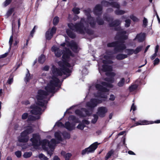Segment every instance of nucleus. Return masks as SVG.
I'll use <instances>...</instances> for the list:
<instances>
[{"label":"nucleus","mask_w":160,"mask_h":160,"mask_svg":"<svg viewBox=\"0 0 160 160\" xmlns=\"http://www.w3.org/2000/svg\"><path fill=\"white\" fill-rule=\"evenodd\" d=\"M46 60L45 56L43 54H41L38 58V62L41 64L43 63Z\"/></svg>","instance_id":"36"},{"label":"nucleus","mask_w":160,"mask_h":160,"mask_svg":"<svg viewBox=\"0 0 160 160\" xmlns=\"http://www.w3.org/2000/svg\"><path fill=\"white\" fill-rule=\"evenodd\" d=\"M101 84L102 85H101L103 86V87H104L103 86L110 88H112V84H111L110 83L107 82H101Z\"/></svg>","instance_id":"53"},{"label":"nucleus","mask_w":160,"mask_h":160,"mask_svg":"<svg viewBox=\"0 0 160 160\" xmlns=\"http://www.w3.org/2000/svg\"><path fill=\"white\" fill-rule=\"evenodd\" d=\"M112 70V67L110 65H102V66L101 70L104 72L110 71H111Z\"/></svg>","instance_id":"29"},{"label":"nucleus","mask_w":160,"mask_h":160,"mask_svg":"<svg viewBox=\"0 0 160 160\" xmlns=\"http://www.w3.org/2000/svg\"><path fill=\"white\" fill-rule=\"evenodd\" d=\"M107 112L108 109L106 107L104 106L99 107L98 108L96 114L100 117L103 118L105 117Z\"/></svg>","instance_id":"13"},{"label":"nucleus","mask_w":160,"mask_h":160,"mask_svg":"<svg viewBox=\"0 0 160 160\" xmlns=\"http://www.w3.org/2000/svg\"><path fill=\"white\" fill-rule=\"evenodd\" d=\"M61 154L63 156L65 160H69L70 158L72 156V154L68 152L65 153V152L63 151L61 152Z\"/></svg>","instance_id":"35"},{"label":"nucleus","mask_w":160,"mask_h":160,"mask_svg":"<svg viewBox=\"0 0 160 160\" xmlns=\"http://www.w3.org/2000/svg\"><path fill=\"white\" fill-rule=\"evenodd\" d=\"M59 22V18L57 16L55 17L53 20V23L54 25H56Z\"/></svg>","instance_id":"58"},{"label":"nucleus","mask_w":160,"mask_h":160,"mask_svg":"<svg viewBox=\"0 0 160 160\" xmlns=\"http://www.w3.org/2000/svg\"><path fill=\"white\" fill-rule=\"evenodd\" d=\"M125 27L127 28L128 27L130 26L131 20L129 19H127L125 20Z\"/></svg>","instance_id":"63"},{"label":"nucleus","mask_w":160,"mask_h":160,"mask_svg":"<svg viewBox=\"0 0 160 160\" xmlns=\"http://www.w3.org/2000/svg\"><path fill=\"white\" fill-rule=\"evenodd\" d=\"M110 6H111L113 8H116L117 9H119L120 8V5L117 2H111Z\"/></svg>","instance_id":"40"},{"label":"nucleus","mask_w":160,"mask_h":160,"mask_svg":"<svg viewBox=\"0 0 160 160\" xmlns=\"http://www.w3.org/2000/svg\"><path fill=\"white\" fill-rule=\"evenodd\" d=\"M124 43L125 42L118 41V42L116 43V47L114 48L115 53L118 52H122L124 50H125L126 46Z\"/></svg>","instance_id":"8"},{"label":"nucleus","mask_w":160,"mask_h":160,"mask_svg":"<svg viewBox=\"0 0 160 160\" xmlns=\"http://www.w3.org/2000/svg\"><path fill=\"white\" fill-rule=\"evenodd\" d=\"M80 9L78 8L74 7L72 9V11L73 13L76 14H79L80 12Z\"/></svg>","instance_id":"55"},{"label":"nucleus","mask_w":160,"mask_h":160,"mask_svg":"<svg viewBox=\"0 0 160 160\" xmlns=\"http://www.w3.org/2000/svg\"><path fill=\"white\" fill-rule=\"evenodd\" d=\"M145 38V33H140L137 35L136 37L133 39V40L137 39L139 42H142L144 40Z\"/></svg>","instance_id":"20"},{"label":"nucleus","mask_w":160,"mask_h":160,"mask_svg":"<svg viewBox=\"0 0 160 160\" xmlns=\"http://www.w3.org/2000/svg\"><path fill=\"white\" fill-rule=\"evenodd\" d=\"M96 22L98 25H102L104 24V19L100 17V16H98L96 18Z\"/></svg>","instance_id":"33"},{"label":"nucleus","mask_w":160,"mask_h":160,"mask_svg":"<svg viewBox=\"0 0 160 160\" xmlns=\"http://www.w3.org/2000/svg\"><path fill=\"white\" fill-rule=\"evenodd\" d=\"M62 54V50H60V49L55 52V56L58 58L60 57Z\"/></svg>","instance_id":"56"},{"label":"nucleus","mask_w":160,"mask_h":160,"mask_svg":"<svg viewBox=\"0 0 160 160\" xmlns=\"http://www.w3.org/2000/svg\"><path fill=\"white\" fill-rule=\"evenodd\" d=\"M125 83V79L123 78H122L117 84V85L119 87H123Z\"/></svg>","instance_id":"42"},{"label":"nucleus","mask_w":160,"mask_h":160,"mask_svg":"<svg viewBox=\"0 0 160 160\" xmlns=\"http://www.w3.org/2000/svg\"><path fill=\"white\" fill-rule=\"evenodd\" d=\"M94 88H95L98 91L97 97L101 98L100 99H97L98 104L101 103L103 102L106 101L108 97L105 93L108 92L109 90L106 88L103 87L100 84H96L95 85H92L90 86L89 88V90L90 91Z\"/></svg>","instance_id":"3"},{"label":"nucleus","mask_w":160,"mask_h":160,"mask_svg":"<svg viewBox=\"0 0 160 160\" xmlns=\"http://www.w3.org/2000/svg\"><path fill=\"white\" fill-rule=\"evenodd\" d=\"M76 124L74 123L70 122L69 121L65 122L64 125V128L68 131H71L75 129Z\"/></svg>","instance_id":"18"},{"label":"nucleus","mask_w":160,"mask_h":160,"mask_svg":"<svg viewBox=\"0 0 160 160\" xmlns=\"http://www.w3.org/2000/svg\"><path fill=\"white\" fill-rule=\"evenodd\" d=\"M68 120L69 121H72V123H74L75 124L76 123H79L80 121L78 118H77L75 116L73 115H70L68 118Z\"/></svg>","instance_id":"26"},{"label":"nucleus","mask_w":160,"mask_h":160,"mask_svg":"<svg viewBox=\"0 0 160 160\" xmlns=\"http://www.w3.org/2000/svg\"><path fill=\"white\" fill-rule=\"evenodd\" d=\"M29 138L28 136L22 132L20 133V135L18 137V141L20 142H27L28 141Z\"/></svg>","instance_id":"14"},{"label":"nucleus","mask_w":160,"mask_h":160,"mask_svg":"<svg viewBox=\"0 0 160 160\" xmlns=\"http://www.w3.org/2000/svg\"><path fill=\"white\" fill-rule=\"evenodd\" d=\"M99 144L97 142H95L91 144L89 147L83 150L82 152V154L84 155L85 154H88L93 153L97 149L98 145Z\"/></svg>","instance_id":"7"},{"label":"nucleus","mask_w":160,"mask_h":160,"mask_svg":"<svg viewBox=\"0 0 160 160\" xmlns=\"http://www.w3.org/2000/svg\"><path fill=\"white\" fill-rule=\"evenodd\" d=\"M65 62L64 61L62 62L60 61L58 62V65L61 67L60 68L61 69H64V72L65 71L67 73H71V70L65 66Z\"/></svg>","instance_id":"19"},{"label":"nucleus","mask_w":160,"mask_h":160,"mask_svg":"<svg viewBox=\"0 0 160 160\" xmlns=\"http://www.w3.org/2000/svg\"><path fill=\"white\" fill-rule=\"evenodd\" d=\"M63 118L62 117V118H61L56 123V124L54 126V127H55L56 126H57L58 127H64V124H63L61 122L59 121L60 120H61Z\"/></svg>","instance_id":"48"},{"label":"nucleus","mask_w":160,"mask_h":160,"mask_svg":"<svg viewBox=\"0 0 160 160\" xmlns=\"http://www.w3.org/2000/svg\"><path fill=\"white\" fill-rule=\"evenodd\" d=\"M75 107V106L74 105H73V106H72L71 107H70L66 111L64 112V115L63 117H63L67 113H68L69 114H71L72 113V112L70 111H68L72 109V108H73Z\"/></svg>","instance_id":"60"},{"label":"nucleus","mask_w":160,"mask_h":160,"mask_svg":"<svg viewBox=\"0 0 160 160\" xmlns=\"http://www.w3.org/2000/svg\"><path fill=\"white\" fill-rule=\"evenodd\" d=\"M139 122H135L134 124L130 127V128H133L135 127L142 125H146L147 123L148 122L147 120H139Z\"/></svg>","instance_id":"25"},{"label":"nucleus","mask_w":160,"mask_h":160,"mask_svg":"<svg viewBox=\"0 0 160 160\" xmlns=\"http://www.w3.org/2000/svg\"><path fill=\"white\" fill-rule=\"evenodd\" d=\"M64 69H61L56 67L54 65L52 66L51 71L52 74V80L50 81L47 84V87L46 88L47 89L51 86H53V88L57 86L58 84L60 82V79L57 78L58 76H61L63 74H66L67 72L64 71Z\"/></svg>","instance_id":"2"},{"label":"nucleus","mask_w":160,"mask_h":160,"mask_svg":"<svg viewBox=\"0 0 160 160\" xmlns=\"http://www.w3.org/2000/svg\"><path fill=\"white\" fill-rule=\"evenodd\" d=\"M143 46L140 45L137 47L135 49H126L125 52L127 53V55H131L133 53L136 54L140 52L142 49Z\"/></svg>","instance_id":"11"},{"label":"nucleus","mask_w":160,"mask_h":160,"mask_svg":"<svg viewBox=\"0 0 160 160\" xmlns=\"http://www.w3.org/2000/svg\"><path fill=\"white\" fill-rule=\"evenodd\" d=\"M130 18L134 22H138L139 20L138 18L133 15H131Z\"/></svg>","instance_id":"61"},{"label":"nucleus","mask_w":160,"mask_h":160,"mask_svg":"<svg viewBox=\"0 0 160 160\" xmlns=\"http://www.w3.org/2000/svg\"><path fill=\"white\" fill-rule=\"evenodd\" d=\"M66 43L63 42L61 43L60 45L63 47L64 50H62V58L66 61H68L69 58V56L74 57V55L73 53L70 49L65 47Z\"/></svg>","instance_id":"5"},{"label":"nucleus","mask_w":160,"mask_h":160,"mask_svg":"<svg viewBox=\"0 0 160 160\" xmlns=\"http://www.w3.org/2000/svg\"><path fill=\"white\" fill-rule=\"evenodd\" d=\"M41 137L38 133H35L32 134V137L30 139L32 142L31 146L34 148H37L41 144Z\"/></svg>","instance_id":"6"},{"label":"nucleus","mask_w":160,"mask_h":160,"mask_svg":"<svg viewBox=\"0 0 160 160\" xmlns=\"http://www.w3.org/2000/svg\"><path fill=\"white\" fill-rule=\"evenodd\" d=\"M47 86L45 87L46 91L43 90L39 89L38 91V95L36 98L37 101L36 102L37 105L40 106L44 109L42 110L44 112L47 108V104L48 101L50 100V98L54 95V94L58 91H56V87L54 88H53L54 86L46 88Z\"/></svg>","instance_id":"1"},{"label":"nucleus","mask_w":160,"mask_h":160,"mask_svg":"<svg viewBox=\"0 0 160 160\" xmlns=\"http://www.w3.org/2000/svg\"><path fill=\"white\" fill-rule=\"evenodd\" d=\"M98 104L97 99L91 98L90 101L88 102L86 104V106L91 111H93L94 108Z\"/></svg>","instance_id":"10"},{"label":"nucleus","mask_w":160,"mask_h":160,"mask_svg":"<svg viewBox=\"0 0 160 160\" xmlns=\"http://www.w3.org/2000/svg\"><path fill=\"white\" fill-rule=\"evenodd\" d=\"M117 42H117V41L109 42L107 44V46L108 47H114L115 48L116 45V43Z\"/></svg>","instance_id":"50"},{"label":"nucleus","mask_w":160,"mask_h":160,"mask_svg":"<svg viewBox=\"0 0 160 160\" xmlns=\"http://www.w3.org/2000/svg\"><path fill=\"white\" fill-rule=\"evenodd\" d=\"M66 42L67 43V46L71 47V48L72 50L75 52H78V46L77 44L75 42H69L67 41L66 39H65Z\"/></svg>","instance_id":"17"},{"label":"nucleus","mask_w":160,"mask_h":160,"mask_svg":"<svg viewBox=\"0 0 160 160\" xmlns=\"http://www.w3.org/2000/svg\"><path fill=\"white\" fill-rule=\"evenodd\" d=\"M82 73L83 76H85L88 74V69L85 67L83 68L82 71Z\"/></svg>","instance_id":"57"},{"label":"nucleus","mask_w":160,"mask_h":160,"mask_svg":"<svg viewBox=\"0 0 160 160\" xmlns=\"http://www.w3.org/2000/svg\"><path fill=\"white\" fill-rule=\"evenodd\" d=\"M33 131L34 129L32 126H28L22 132L28 136L29 134L33 132Z\"/></svg>","instance_id":"22"},{"label":"nucleus","mask_w":160,"mask_h":160,"mask_svg":"<svg viewBox=\"0 0 160 160\" xmlns=\"http://www.w3.org/2000/svg\"><path fill=\"white\" fill-rule=\"evenodd\" d=\"M85 21L86 23H87L88 25L89 24L92 28H95L96 22V19H95V18L91 17L90 18H87Z\"/></svg>","instance_id":"15"},{"label":"nucleus","mask_w":160,"mask_h":160,"mask_svg":"<svg viewBox=\"0 0 160 160\" xmlns=\"http://www.w3.org/2000/svg\"><path fill=\"white\" fill-rule=\"evenodd\" d=\"M38 158L41 160H48V158L43 153H40L38 155Z\"/></svg>","instance_id":"52"},{"label":"nucleus","mask_w":160,"mask_h":160,"mask_svg":"<svg viewBox=\"0 0 160 160\" xmlns=\"http://www.w3.org/2000/svg\"><path fill=\"white\" fill-rule=\"evenodd\" d=\"M92 116L94 118L92 119L91 122L92 123L95 124L98 119V116L97 114H93Z\"/></svg>","instance_id":"47"},{"label":"nucleus","mask_w":160,"mask_h":160,"mask_svg":"<svg viewBox=\"0 0 160 160\" xmlns=\"http://www.w3.org/2000/svg\"><path fill=\"white\" fill-rule=\"evenodd\" d=\"M75 113L80 117H84L85 116L83 112L79 109H77L75 111Z\"/></svg>","instance_id":"44"},{"label":"nucleus","mask_w":160,"mask_h":160,"mask_svg":"<svg viewBox=\"0 0 160 160\" xmlns=\"http://www.w3.org/2000/svg\"><path fill=\"white\" fill-rule=\"evenodd\" d=\"M91 12V10L90 8H88L87 10H84L85 15L87 16V18H88L92 17L90 14Z\"/></svg>","instance_id":"45"},{"label":"nucleus","mask_w":160,"mask_h":160,"mask_svg":"<svg viewBox=\"0 0 160 160\" xmlns=\"http://www.w3.org/2000/svg\"><path fill=\"white\" fill-rule=\"evenodd\" d=\"M62 135L65 139H68L71 137L70 134L66 132H62Z\"/></svg>","instance_id":"39"},{"label":"nucleus","mask_w":160,"mask_h":160,"mask_svg":"<svg viewBox=\"0 0 160 160\" xmlns=\"http://www.w3.org/2000/svg\"><path fill=\"white\" fill-rule=\"evenodd\" d=\"M148 122L147 123V125L152 124L154 123H160V120H157L154 121H148L147 120Z\"/></svg>","instance_id":"59"},{"label":"nucleus","mask_w":160,"mask_h":160,"mask_svg":"<svg viewBox=\"0 0 160 160\" xmlns=\"http://www.w3.org/2000/svg\"><path fill=\"white\" fill-rule=\"evenodd\" d=\"M103 19L104 20L108 22H111L113 20V18L112 17H110L107 15H104L103 16Z\"/></svg>","instance_id":"43"},{"label":"nucleus","mask_w":160,"mask_h":160,"mask_svg":"<svg viewBox=\"0 0 160 160\" xmlns=\"http://www.w3.org/2000/svg\"><path fill=\"white\" fill-rule=\"evenodd\" d=\"M62 132L60 131L56 132L54 133L55 138L59 142H62L63 141V139L62 137Z\"/></svg>","instance_id":"23"},{"label":"nucleus","mask_w":160,"mask_h":160,"mask_svg":"<svg viewBox=\"0 0 160 160\" xmlns=\"http://www.w3.org/2000/svg\"><path fill=\"white\" fill-rule=\"evenodd\" d=\"M102 7L100 4H97L94 9V14L97 16H101L102 13Z\"/></svg>","instance_id":"16"},{"label":"nucleus","mask_w":160,"mask_h":160,"mask_svg":"<svg viewBox=\"0 0 160 160\" xmlns=\"http://www.w3.org/2000/svg\"><path fill=\"white\" fill-rule=\"evenodd\" d=\"M85 23V19L82 18L80 22H76L74 24L72 23H68V26L71 30L84 34L85 33V30L86 29V27L84 25V23Z\"/></svg>","instance_id":"4"},{"label":"nucleus","mask_w":160,"mask_h":160,"mask_svg":"<svg viewBox=\"0 0 160 160\" xmlns=\"http://www.w3.org/2000/svg\"><path fill=\"white\" fill-rule=\"evenodd\" d=\"M138 87V85L136 84L131 85L128 88V89L130 92H131L137 90Z\"/></svg>","instance_id":"37"},{"label":"nucleus","mask_w":160,"mask_h":160,"mask_svg":"<svg viewBox=\"0 0 160 160\" xmlns=\"http://www.w3.org/2000/svg\"><path fill=\"white\" fill-rule=\"evenodd\" d=\"M71 30L70 29H66V32L67 35L70 38L74 39L76 37L75 34L73 33Z\"/></svg>","instance_id":"28"},{"label":"nucleus","mask_w":160,"mask_h":160,"mask_svg":"<svg viewBox=\"0 0 160 160\" xmlns=\"http://www.w3.org/2000/svg\"><path fill=\"white\" fill-rule=\"evenodd\" d=\"M14 8H12L9 9L7 12V16L8 17L11 16L12 12H14Z\"/></svg>","instance_id":"54"},{"label":"nucleus","mask_w":160,"mask_h":160,"mask_svg":"<svg viewBox=\"0 0 160 160\" xmlns=\"http://www.w3.org/2000/svg\"><path fill=\"white\" fill-rule=\"evenodd\" d=\"M127 32L125 31L118 32L116 33V37L118 41L125 42V41L128 38V36L126 35Z\"/></svg>","instance_id":"9"},{"label":"nucleus","mask_w":160,"mask_h":160,"mask_svg":"<svg viewBox=\"0 0 160 160\" xmlns=\"http://www.w3.org/2000/svg\"><path fill=\"white\" fill-rule=\"evenodd\" d=\"M71 73H67L66 74H65L66 76L63 77V79L61 81H60V82H58V84L57 86H56V87L57 88H56V91H58L60 88H61V86L62 84V83L63 82V80L67 78L68 77L71 75Z\"/></svg>","instance_id":"24"},{"label":"nucleus","mask_w":160,"mask_h":160,"mask_svg":"<svg viewBox=\"0 0 160 160\" xmlns=\"http://www.w3.org/2000/svg\"><path fill=\"white\" fill-rule=\"evenodd\" d=\"M29 115L27 112H25L22 116V118L23 120H25L28 118Z\"/></svg>","instance_id":"64"},{"label":"nucleus","mask_w":160,"mask_h":160,"mask_svg":"<svg viewBox=\"0 0 160 160\" xmlns=\"http://www.w3.org/2000/svg\"><path fill=\"white\" fill-rule=\"evenodd\" d=\"M121 21L118 19L113 20L110 22L109 25L110 27H116L119 26L121 24Z\"/></svg>","instance_id":"21"},{"label":"nucleus","mask_w":160,"mask_h":160,"mask_svg":"<svg viewBox=\"0 0 160 160\" xmlns=\"http://www.w3.org/2000/svg\"><path fill=\"white\" fill-rule=\"evenodd\" d=\"M101 4L105 7H108L110 6L111 2L106 1V0H103L101 2Z\"/></svg>","instance_id":"51"},{"label":"nucleus","mask_w":160,"mask_h":160,"mask_svg":"<svg viewBox=\"0 0 160 160\" xmlns=\"http://www.w3.org/2000/svg\"><path fill=\"white\" fill-rule=\"evenodd\" d=\"M40 118V116L38 115L34 116L32 115H29L27 121H35L39 119Z\"/></svg>","instance_id":"27"},{"label":"nucleus","mask_w":160,"mask_h":160,"mask_svg":"<svg viewBox=\"0 0 160 160\" xmlns=\"http://www.w3.org/2000/svg\"><path fill=\"white\" fill-rule=\"evenodd\" d=\"M12 35L10 36V39H9V48L8 50L9 51H10L11 50L12 43L13 42V38L12 35H14V33H15L14 30L13 29V27H12Z\"/></svg>","instance_id":"32"},{"label":"nucleus","mask_w":160,"mask_h":160,"mask_svg":"<svg viewBox=\"0 0 160 160\" xmlns=\"http://www.w3.org/2000/svg\"><path fill=\"white\" fill-rule=\"evenodd\" d=\"M114 152V151L113 149H112L110 151H108L105 157V160H107L113 154Z\"/></svg>","instance_id":"38"},{"label":"nucleus","mask_w":160,"mask_h":160,"mask_svg":"<svg viewBox=\"0 0 160 160\" xmlns=\"http://www.w3.org/2000/svg\"><path fill=\"white\" fill-rule=\"evenodd\" d=\"M85 31L89 35H92L94 33V32L93 30L90 29L86 28L85 30Z\"/></svg>","instance_id":"62"},{"label":"nucleus","mask_w":160,"mask_h":160,"mask_svg":"<svg viewBox=\"0 0 160 160\" xmlns=\"http://www.w3.org/2000/svg\"><path fill=\"white\" fill-rule=\"evenodd\" d=\"M114 13L116 15H123L126 13V12L124 10L117 9L114 11Z\"/></svg>","instance_id":"41"},{"label":"nucleus","mask_w":160,"mask_h":160,"mask_svg":"<svg viewBox=\"0 0 160 160\" xmlns=\"http://www.w3.org/2000/svg\"><path fill=\"white\" fill-rule=\"evenodd\" d=\"M111 52H107V54L108 55H104L103 56L104 58L106 59H114L115 56L111 55Z\"/></svg>","instance_id":"34"},{"label":"nucleus","mask_w":160,"mask_h":160,"mask_svg":"<svg viewBox=\"0 0 160 160\" xmlns=\"http://www.w3.org/2000/svg\"><path fill=\"white\" fill-rule=\"evenodd\" d=\"M32 155V152H25L23 155V157L27 158L30 157Z\"/></svg>","instance_id":"49"},{"label":"nucleus","mask_w":160,"mask_h":160,"mask_svg":"<svg viewBox=\"0 0 160 160\" xmlns=\"http://www.w3.org/2000/svg\"><path fill=\"white\" fill-rule=\"evenodd\" d=\"M30 108L32 109L31 110V113L34 115H38L40 116L42 114V108L35 104L31 105L30 107Z\"/></svg>","instance_id":"12"},{"label":"nucleus","mask_w":160,"mask_h":160,"mask_svg":"<svg viewBox=\"0 0 160 160\" xmlns=\"http://www.w3.org/2000/svg\"><path fill=\"white\" fill-rule=\"evenodd\" d=\"M48 140L46 139H44L43 140L42 142H41V144H42V148L44 150H47L48 149V147L47 145Z\"/></svg>","instance_id":"31"},{"label":"nucleus","mask_w":160,"mask_h":160,"mask_svg":"<svg viewBox=\"0 0 160 160\" xmlns=\"http://www.w3.org/2000/svg\"><path fill=\"white\" fill-rule=\"evenodd\" d=\"M128 56L125 54L119 53L115 57L118 60H122L127 58Z\"/></svg>","instance_id":"30"},{"label":"nucleus","mask_w":160,"mask_h":160,"mask_svg":"<svg viewBox=\"0 0 160 160\" xmlns=\"http://www.w3.org/2000/svg\"><path fill=\"white\" fill-rule=\"evenodd\" d=\"M52 35L50 32L49 31H47L45 33V37L46 39L48 40H50L52 37Z\"/></svg>","instance_id":"46"}]
</instances>
